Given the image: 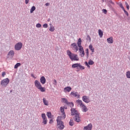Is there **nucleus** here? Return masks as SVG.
<instances>
[{"label":"nucleus","mask_w":130,"mask_h":130,"mask_svg":"<svg viewBox=\"0 0 130 130\" xmlns=\"http://www.w3.org/2000/svg\"><path fill=\"white\" fill-rule=\"evenodd\" d=\"M42 117L43 119V123L44 124H47V118L46 117V115L44 113L42 114Z\"/></svg>","instance_id":"nucleus-9"},{"label":"nucleus","mask_w":130,"mask_h":130,"mask_svg":"<svg viewBox=\"0 0 130 130\" xmlns=\"http://www.w3.org/2000/svg\"><path fill=\"white\" fill-rule=\"evenodd\" d=\"M43 102H44V104L45 105H46V106H48V101H47V100H46V99H45V98H44L43 99Z\"/></svg>","instance_id":"nucleus-24"},{"label":"nucleus","mask_w":130,"mask_h":130,"mask_svg":"<svg viewBox=\"0 0 130 130\" xmlns=\"http://www.w3.org/2000/svg\"><path fill=\"white\" fill-rule=\"evenodd\" d=\"M89 57V54H86V58H88Z\"/></svg>","instance_id":"nucleus-53"},{"label":"nucleus","mask_w":130,"mask_h":130,"mask_svg":"<svg viewBox=\"0 0 130 130\" xmlns=\"http://www.w3.org/2000/svg\"><path fill=\"white\" fill-rule=\"evenodd\" d=\"M45 6H46V7L49 6V3H46Z\"/></svg>","instance_id":"nucleus-49"},{"label":"nucleus","mask_w":130,"mask_h":130,"mask_svg":"<svg viewBox=\"0 0 130 130\" xmlns=\"http://www.w3.org/2000/svg\"><path fill=\"white\" fill-rule=\"evenodd\" d=\"M65 109H67V108H65Z\"/></svg>","instance_id":"nucleus-57"},{"label":"nucleus","mask_w":130,"mask_h":130,"mask_svg":"<svg viewBox=\"0 0 130 130\" xmlns=\"http://www.w3.org/2000/svg\"><path fill=\"white\" fill-rule=\"evenodd\" d=\"M87 40H89V42H91V38L90 37V36L89 35L87 36Z\"/></svg>","instance_id":"nucleus-43"},{"label":"nucleus","mask_w":130,"mask_h":130,"mask_svg":"<svg viewBox=\"0 0 130 130\" xmlns=\"http://www.w3.org/2000/svg\"><path fill=\"white\" fill-rule=\"evenodd\" d=\"M89 49L92 51V52H94V48H93V45L92 44H90L89 46Z\"/></svg>","instance_id":"nucleus-26"},{"label":"nucleus","mask_w":130,"mask_h":130,"mask_svg":"<svg viewBox=\"0 0 130 130\" xmlns=\"http://www.w3.org/2000/svg\"><path fill=\"white\" fill-rule=\"evenodd\" d=\"M81 57H84V55H85V52L82 51V52H80Z\"/></svg>","instance_id":"nucleus-36"},{"label":"nucleus","mask_w":130,"mask_h":130,"mask_svg":"<svg viewBox=\"0 0 130 130\" xmlns=\"http://www.w3.org/2000/svg\"><path fill=\"white\" fill-rule=\"evenodd\" d=\"M53 84V85H55V86H56V85H57V81H56V80H54Z\"/></svg>","instance_id":"nucleus-41"},{"label":"nucleus","mask_w":130,"mask_h":130,"mask_svg":"<svg viewBox=\"0 0 130 130\" xmlns=\"http://www.w3.org/2000/svg\"><path fill=\"white\" fill-rule=\"evenodd\" d=\"M11 92H12V90H11V91H10V93H11Z\"/></svg>","instance_id":"nucleus-56"},{"label":"nucleus","mask_w":130,"mask_h":130,"mask_svg":"<svg viewBox=\"0 0 130 130\" xmlns=\"http://www.w3.org/2000/svg\"><path fill=\"white\" fill-rule=\"evenodd\" d=\"M31 77H33V78H34V76L33 75H31Z\"/></svg>","instance_id":"nucleus-55"},{"label":"nucleus","mask_w":130,"mask_h":130,"mask_svg":"<svg viewBox=\"0 0 130 130\" xmlns=\"http://www.w3.org/2000/svg\"><path fill=\"white\" fill-rule=\"evenodd\" d=\"M118 6H119L120 8H121L122 10H124V7H123V6H122V3H119Z\"/></svg>","instance_id":"nucleus-35"},{"label":"nucleus","mask_w":130,"mask_h":130,"mask_svg":"<svg viewBox=\"0 0 130 130\" xmlns=\"http://www.w3.org/2000/svg\"><path fill=\"white\" fill-rule=\"evenodd\" d=\"M61 102H63V103H66V104L67 105H68V104L69 103V101H68V100L66 98H62Z\"/></svg>","instance_id":"nucleus-23"},{"label":"nucleus","mask_w":130,"mask_h":130,"mask_svg":"<svg viewBox=\"0 0 130 130\" xmlns=\"http://www.w3.org/2000/svg\"><path fill=\"white\" fill-rule=\"evenodd\" d=\"M107 41L108 43L111 44L113 43V39L112 38V37H110L107 39Z\"/></svg>","instance_id":"nucleus-19"},{"label":"nucleus","mask_w":130,"mask_h":130,"mask_svg":"<svg viewBox=\"0 0 130 130\" xmlns=\"http://www.w3.org/2000/svg\"><path fill=\"white\" fill-rule=\"evenodd\" d=\"M37 28H41V24L40 23H37L36 24Z\"/></svg>","instance_id":"nucleus-39"},{"label":"nucleus","mask_w":130,"mask_h":130,"mask_svg":"<svg viewBox=\"0 0 130 130\" xmlns=\"http://www.w3.org/2000/svg\"><path fill=\"white\" fill-rule=\"evenodd\" d=\"M14 55H15V51L13 50H10L8 53V56H11V57H13Z\"/></svg>","instance_id":"nucleus-16"},{"label":"nucleus","mask_w":130,"mask_h":130,"mask_svg":"<svg viewBox=\"0 0 130 130\" xmlns=\"http://www.w3.org/2000/svg\"><path fill=\"white\" fill-rule=\"evenodd\" d=\"M88 64H89V66H92L93 64H94V61L90 59L88 62Z\"/></svg>","instance_id":"nucleus-29"},{"label":"nucleus","mask_w":130,"mask_h":130,"mask_svg":"<svg viewBox=\"0 0 130 130\" xmlns=\"http://www.w3.org/2000/svg\"><path fill=\"white\" fill-rule=\"evenodd\" d=\"M57 121V129L62 130L64 128V125H63V122L61 121L60 117H58L56 119Z\"/></svg>","instance_id":"nucleus-2"},{"label":"nucleus","mask_w":130,"mask_h":130,"mask_svg":"<svg viewBox=\"0 0 130 130\" xmlns=\"http://www.w3.org/2000/svg\"><path fill=\"white\" fill-rule=\"evenodd\" d=\"M40 81L43 85H44L45 83H46V79H45V77L44 76H42L40 79Z\"/></svg>","instance_id":"nucleus-13"},{"label":"nucleus","mask_w":130,"mask_h":130,"mask_svg":"<svg viewBox=\"0 0 130 130\" xmlns=\"http://www.w3.org/2000/svg\"><path fill=\"white\" fill-rule=\"evenodd\" d=\"M69 125L71 126H73V125H74V120H73V119H70V121L69 122Z\"/></svg>","instance_id":"nucleus-30"},{"label":"nucleus","mask_w":130,"mask_h":130,"mask_svg":"<svg viewBox=\"0 0 130 130\" xmlns=\"http://www.w3.org/2000/svg\"><path fill=\"white\" fill-rule=\"evenodd\" d=\"M71 95H73L74 97H77V95H78V92H75V91H72L71 93Z\"/></svg>","instance_id":"nucleus-25"},{"label":"nucleus","mask_w":130,"mask_h":130,"mask_svg":"<svg viewBox=\"0 0 130 130\" xmlns=\"http://www.w3.org/2000/svg\"><path fill=\"white\" fill-rule=\"evenodd\" d=\"M85 51L86 52V54H89V49H86Z\"/></svg>","instance_id":"nucleus-46"},{"label":"nucleus","mask_w":130,"mask_h":130,"mask_svg":"<svg viewBox=\"0 0 130 130\" xmlns=\"http://www.w3.org/2000/svg\"><path fill=\"white\" fill-rule=\"evenodd\" d=\"M38 89V90H40V91H41V92H45V91L46 90V89L45 87H42V85Z\"/></svg>","instance_id":"nucleus-22"},{"label":"nucleus","mask_w":130,"mask_h":130,"mask_svg":"<svg viewBox=\"0 0 130 130\" xmlns=\"http://www.w3.org/2000/svg\"><path fill=\"white\" fill-rule=\"evenodd\" d=\"M9 83L10 79H9V78H5L1 81V84L3 87L6 88V87H7V85H8Z\"/></svg>","instance_id":"nucleus-5"},{"label":"nucleus","mask_w":130,"mask_h":130,"mask_svg":"<svg viewBox=\"0 0 130 130\" xmlns=\"http://www.w3.org/2000/svg\"><path fill=\"white\" fill-rule=\"evenodd\" d=\"M43 28H48V24L47 23H45L43 25Z\"/></svg>","instance_id":"nucleus-40"},{"label":"nucleus","mask_w":130,"mask_h":130,"mask_svg":"<svg viewBox=\"0 0 130 130\" xmlns=\"http://www.w3.org/2000/svg\"><path fill=\"white\" fill-rule=\"evenodd\" d=\"M35 86L37 88V89H39L42 85L41 83H40V82L38 80H35Z\"/></svg>","instance_id":"nucleus-12"},{"label":"nucleus","mask_w":130,"mask_h":130,"mask_svg":"<svg viewBox=\"0 0 130 130\" xmlns=\"http://www.w3.org/2000/svg\"><path fill=\"white\" fill-rule=\"evenodd\" d=\"M49 31H50V32H53L54 31V30H55V29L54 28V26H50V28H49Z\"/></svg>","instance_id":"nucleus-31"},{"label":"nucleus","mask_w":130,"mask_h":130,"mask_svg":"<svg viewBox=\"0 0 130 130\" xmlns=\"http://www.w3.org/2000/svg\"><path fill=\"white\" fill-rule=\"evenodd\" d=\"M103 12H104V14H107V10L106 9H103Z\"/></svg>","instance_id":"nucleus-44"},{"label":"nucleus","mask_w":130,"mask_h":130,"mask_svg":"<svg viewBox=\"0 0 130 130\" xmlns=\"http://www.w3.org/2000/svg\"><path fill=\"white\" fill-rule=\"evenodd\" d=\"M85 66H86V67L88 68V69H90V65H89V63H88V62L85 61Z\"/></svg>","instance_id":"nucleus-38"},{"label":"nucleus","mask_w":130,"mask_h":130,"mask_svg":"<svg viewBox=\"0 0 130 130\" xmlns=\"http://www.w3.org/2000/svg\"><path fill=\"white\" fill-rule=\"evenodd\" d=\"M77 45L78 47H79V52H82L84 51V48L82 46V40L81 38H79L77 42Z\"/></svg>","instance_id":"nucleus-7"},{"label":"nucleus","mask_w":130,"mask_h":130,"mask_svg":"<svg viewBox=\"0 0 130 130\" xmlns=\"http://www.w3.org/2000/svg\"><path fill=\"white\" fill-rule=\"evenodd\" d=\"M72 91V87L67 86L64 88V92H71Z\"/></svg>","instance_id":"nucleus-17"},{"label":"nucleus","mask_w":130,"mask_h":130,"mask_svg":"<svg viewBox=\"0 0 130 130\" xmlns=\"http://www.w3.org/2000/svg\"><path fill=\"white\" fill-rule=\"evenodd\" d=\"M60 111L62 113V117H63V118H66V113H64V108L61 107Z\"/></svg>","instance_id":"nucleus-14"},{"label":"nucleus","mask_w":130,"mask_h":130,"mask_svg":"<svg viewBox=\"0 0 130 130\" xmlns=\"http://www.w3.org/2000/svg\"><path fill=\"white\" fill-rule=\"evenodd\" d=\"M49 25H50V27L53 26V25H52V24H51V23H50Z\"/></svg>","instance_id":"nucleus-54"},{"label":"nucleus","mask_w":130,"mask_h":130,"mask_svg":"<svg viewBox=\"0 0 130 130\" xmlns=\"http://www.w3.org/2000/svg\"><path fill=\"white\" fill-rule=\"evenodd\" d=\"M82 99V101H83V102H85V103H89L91 102V100L89 99V96L87 95L83 96Z\"/></svg>","instance_id":"nucleus-8"},{"label":"nucleus","mask_w":130,"mask_h":130,"mask_svg":"<svg viewBox=\"0 0 130 130\" xmlns=\"http://www.w3.org/2000/svg\"><path fill=\"white\" fill-rule=\"evenodd\" d=\"M81 107L82 108L83 112H87V111H88V109L87 108L86 106H85V105H83V106Z\"/></svg>","instance_id":"nucleus-20"},{"label":"nucleus","mask_w":130,"mask_h":130,"mask_svg":"<svg viewBox=\"0 0 130 130\" xmlns=\"http://www.w3.org/2000/svg\"><path fill=\"white\" fill-rule=\"evenodd\" d=\"M71 46L74 50H76V52L79 50V49H78V46H77V44L76 43L71 44Z\"/></svg>","instance_id":"nucleus-10"},{"label":"nucleus","mask_w":130,"mask_h":130,"mask_svg":"<svg viewBox=\"0 0 130 130\" xmlns=\"http://www.w3.org/2000/svg\"><path fill=\"white\" fill-rule=\"evenodd\" d=\"M99 35L100 38H102V37H103V31L101 30V29H99Z\"/></svg>","instance_id":"nucleus-21"},{"label":"nucleus","mask_w":130,"mask_h":130,"mask_svg":"<svg viewBox=\"0 0 130 130\" xmlns=\"http://www.w3.org/2000/svg\"><path fill=\"white\" fill-rule=\"evenodd\" d=\"M25 4L26 5H28L29 4V0H25Z\"/></svg>","instance_id":"nucleus-47"},{"label":"nucleus","mask_w":130,"mask_h":130,"mask_svg":"<svg viewBox=\"0 0 130 130\" xmlns=\"http://www.w3.org/2000/svg\"><path fill=\"white\" fill-rule=\"evenodd\" d=\"M71 115H75V121H76V122H80V121H81L78 111H77V110H75L74 108L71 109Z\"/></svg>","instance_id":"nucleus-3"},{"label":"nucleus","mask_w":130,"mask_h":130,"mask_svg":"<svg viewBox=\"0 0 130 130\" xmlns=\"http://www.w3.org/2000/svg\"><path fill=\"white\" fill-rule=\"evenodd\" d=\"M67 54L68 55L69 58L72 60V61H78L79 60V57L78 55L72 53L70 50L67 51Z\"/></svg>","instance_id":"nucleus-1"},{"label":"nucleus","mask_w":130,"mask_h":130,"mask_svg":"<svg viewBox=\"0 0 130 130\" xmlns=\"http://www.w3.org/2000/svg\"><path fill=\"white\" fill-rule=\"evenodd\" d=\"M107 3L108 4V7H109V8H112V6H111V5H112L113 6H114L115 4L113 3V2H112V0H108L107 1ZM111 4V5H110Z\"/></svg>","instance_id":"nucleus-15"},{"label":"nucleus","mask_w":130,"mask_h":130,"mask_svg":"<svg viewBox=\"0 0 130 130\" xmlns=\"http://www.w3.org/2000/svg\"><path fill=\"white\" fill-rule=\"evenodd\" d=\"M47 116L48 118H51V112H47Z\"/></svg>","instance_id":"nucleus-34"},{"label":"nucleus","mask_w":130,"mask_h":130,"mask_svg":"<svg viewBox=\"0 0 130 130\" xmlns=\"http://www.w3.org/2000/svg\"><path fill=\"white\" fill-rule=\"evenodd\" d=\"M52 122H53V120H52V119H51L50 120L49 123H52Z\"/></svg>","instance_id":"nucleus-48"},{"label":"nucleus","mask_w":130,"mask_h":130,"mask_svg":"<svg viewBox=\"0 0 130 130\" xmlns=\"http://www.w3.org/2000/svg\"><path fill=\"white\" fill-rule=\"evenodd\" d=\"M77 98H80V94H78L77 93Z\"/></svg>","instance_id":"nucleus-50"},{"label":"nucleus","mask_w":130,"mask_h":130,"mask_svg":"<svg viewBox=\"0 0 130 130\" xmlns=\"http://www.w3.org/2000/svg\"><path fill=\"white\" fill-rule=\"evenodd\" d=\"M35 10H36V7H35V6H32V7L31 8V9H30V14H32V13H33V12H34V11H35Z\"/></svg>","instance_id":"nucleus-27"},{"label":"nucleus","mask_w":130,"mask_h":130,"mask_svg":"<svg viewBox=\"0 0 130 130\" xmlns=\"http://www.w3.org/2000/svg\"><path fill=\"white\" fill-rule=\"evenodd\" d=\"M20 66H21V63H17L14 66V69H18Z\"/></svg>","instance_id":"nucleus-32"},{"label":"nucleus","mask_w":130,"mask_h":130,"mask_svg":"<svg viewBox=\"0 0 130 130\" xmlns=\"http://www.w3.org/2000/svg\"><path fill=\"white\" fill-rule=\"evenodd\" d=\"M67 105H69L71 107H74V103L72 102H68V104H67Z\"/></svg>","instance_id":"nucleus-33"},{"label":"nucleus","mask_w":130,"mask_h":130,"mask_svg":"<svg viewBox=\"0 0 130 130\" xmlns=\"http://www.w3.org/2000/svg\"><path fill=\"white\" fill-rule=\"evenodd\" d=\"M22 47H23V43L21 42H18L14 46V48L15 50L17 51L21 50V49H22Z\"/></svg>","instance_id":"nucleus-6"},{"label":"nucleus","mask_w":130,"mask_h":130,"mask_svg":"<svg viewBox=\"0 0 130 130\" xmlns=\"http://www.w3.org/2000/svg\"><path fill=\"white\" fill-rule=\"evenodd\" d=\"M126 77L127 79H130V71H127L126 72Z\"/></svg>","instance_id":"nucleus-28"},{"label":"nucleus","mask_w":130,"mask_h":130,"mask_svg":"<svg viewBox=\"0 0 130 130\" xmlns=\"http://www.w3.org/2000/svg\"><path fill=\"white\" fill-rule=\"evenodd\" d=\"M125 4L127 9L129 10V6L128 5V4L127 3V2H125Z\"/></svg>","instance_id":"nucleus-37"},{"label":"nucleus","mask_w":130,"mask_h":130,"mask_svg":"<svg viewBox=\"0 0 130 130\" xmlns=\"http://www.w3.org/2000/svg\"><path fill=\"white\" fill-rule=\"evenodd\" d=\"M76 103H77L78 105H80L81 107H82L83 105H84V104H83V102L82 101V100H77L76 101Z\"/></svg>","instance_id":"nucleus-18"},{"label":"nucleus","mask_w":130,"mask_h":130,"mask_svg":"<svg viewBox=\"0 0 130 130\" xmlns=\"http://www.w3.org/2000/svg\"><path fill=\"white\" fill-rule=\"evenodd\" d=\"M72 69H77V72H79V71H83V70H85V67L81 65L80 63H74L72 65Z\"/></svg>","instance_id":"nucleus-4"},{"label":"nucleus","mask_w":130,"mask_h":130,"mask_svg":"<svg viewBox=\"0 0 130 130\" xmlns=\"http://www.w3.org/2000/svg\"><path fill=\"white\" fill-rule=\"evenodd\" d=\"M92 124L89 123L87 126H84L83 130H92Z\"/></svg>","instance_id":"nucleus-11"},{"label":"nucleus","mask_w":130,"mask_h":130,"mask_svg":"<svg viewBox=\"0 0 130 130\" xmlns=\"http://www.w3.org/2000/svg\"><path fill=\"white\" fill-rule=\"evenodd\" d=\"M107 1H108V0H103V3H104L105 1L106 2V3H107Z\"/></svg>","instance_id":"nucleus-51"},{"label":"nucleus","mask_w":130,"mask_h":130,"mask_svg":"<svg viewBox=\"0 0 130 130\" xmlns=\"http://www.w3.org/2000/svg\"><path fill=\"white\" fill-rule=\"evenodd\" d=\"M5 76H6V72H3L2 73V77H3V78H4L5 77Z\"/></svg>","instance_id":"nucleus-45"},{"label":"nucleus","mask_w":130,"mask_h":130,"mask_svg":"<svg viewBox=\"0 0 130 130\" xmlns=\"http://www.w3.org/2000/svg\"><path fill=\"white\" fill-rule=\"evenodd\" d=\"M50 18H48L47 20V22H50Z\"/></svg>","instance_id":"nucleus-52"},{"label":"nucleus","mask_w":130,"mask_h":130,"mask_svg":"<svg viewBox=\"0 0 130 130\" xmlns=\"http://www.w3.org/2000/svg\"><path fill=\"white\" fill-rule=\"evenodd\" d=\"M123 11H124V14H125V15H126V16H128V13L127 12V11H126L125 10V9H124V10H123Z\"/></svg>","instance_id":"nucleus-42"}]
</instances>
